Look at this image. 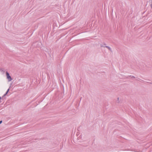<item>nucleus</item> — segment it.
<instances>
[{
  "mask_svg": "<svg viewBox=\"0 0 152 152\" xmlns=\"http://www.w3.org/2000/svg\"><path fill=\"white\" fill-rule=\"evenodd\" d=\"M6 74L7 76V78L8 80V81L9 82L11 81L12 80V79L7 72H6Z\"/></svg>",
  "mask_w": 152,
  "mask_h": 152,
  "instance_id": "obj_1",
  "label": "nucleus"
},
{
  "mask_svg": "<svg viewBox=\"0 0 152 152\" xmlns=\"http://www.w3.org/2000/svg\"><path fill=\"white\" fill-rule=\"evenodd\" d=\"M129 77H131L132 78H135V77L134 76H132V75H130L129 76Z\"/></svg>",
  "mask_w": 152,
  "mask_h": 152,
  "instance_id": "obj_5",
  "label": "nucleus"
},
{
  "mask_svg": "<svg viewBox=\"0 0 152 152\" xmlns=\"http://www.w3.org/2000/svg\"><path fill=\"white\" fill-rule=\"evenodd\" d=\"M105 47H106V48H107L109 50H110L111 52H112V50L111 49L110 47L107 46H105Z\"/></svg>",
  "mask_w": 152,
  "mask_h": 152,
  "instance_id": "obj_2",
  "label": "nucleus"
},
{
  "mask_svg": "<svg viewBox=\"0 0 152 152\" xmlns=\"http://www.w3.org/2000/svg\"><path fill=\"white\" fill-rule=\"evenodd\" d=\"M9 90H10V89H8V90H7V91L6 92V94L4 95V96H5V95H6L8 93V92H9Z\"/></svg>",
  "mask_w": 152,
  "mask_h": 152,
  "instance_id": "obj_4",
  "label": "nucleus"
},
{
  "mask_svg": "<svg viewBox=\"0 0 152 152\" xmlns=\"http://www.w3.org/2000/svg\"><path fill=\"white\" fill-rule=\"evenodd\" d=\"M2 123V121H0V124H1Z\"/></svg>",
  "mask_w": 152,
  "mask_h": 152,
  "instance_id": "obj_6",
  "label": "nucleus"
},
{
  "mask_svg": "<svg viewBox=\"0 0 152 152\" xmlns=\"http://www.w3.org/2000/svg\"><path fill=\"white\" fill-rule=\"evenodd\" d=\"M1 99V97H0V99Z\"/></svg>",
  "mask_w": 152,
  "mask_h": 152,
  "instance_id": "obj_7",
  "label": "nucleus"
},
{
  "mask_svg": "<svg viewBox=\"0 0 152 152\" xmlns=\"http://www.w3.org/2000/svg\"><path fill=\"white\" fill-rule=\"evenodd\" d=\"M106 44L105 43H103V44H101L100 46L101 47H105V46L106 45Z\"/></svg>",
  "mask_w": 152,
  "mask_h": 152,
  "instance_id": "obj_3",
  "label": "nucleus"
}]
</instances>
